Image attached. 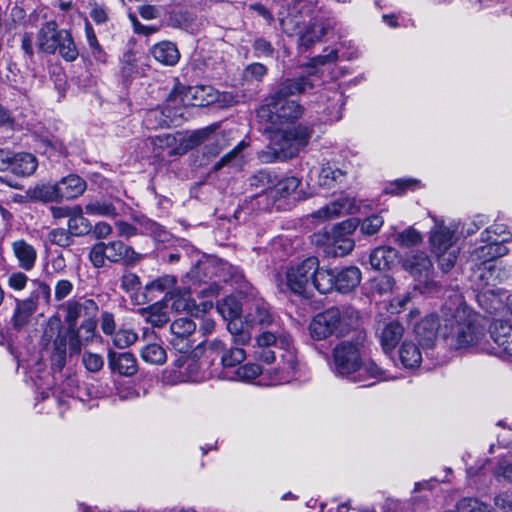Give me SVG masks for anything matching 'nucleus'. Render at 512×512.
<instances>
[{"label": "nucleus", "mask_w": 512, "mask_h": 512, "mask_svg": "<svg viewBox=\"0 0 512 512\" xmlns=\"http://www.w3.org/2000/svg\"><path fill=\"white\" fill-rule=\"evenodd\" d=\"M255 356L257 359L272 363L280 356L277 367L262 371L255 363H248L236 369L232 380L252 381L260 377L259 384L275 386L288 383L294 377L298 368V361L292 345V339L288 334L264 331L256 337Z\"/></svg>", "instance_id": "nucleus-1"}, {"label": "nucleus", "mask_w": 512, "mask_h": 512, "mask_svg": "<svg viewBox=\"0 0 512 512\" xmlns=\"http://www.w3.org/2000/svg\"><path fill=\"white\" fill-rule=\"evenodd\" d=\"M442 337L455 350L475 349L488 352L485 333L476 323V317L458 296L441 307Z\"/></svg>", "instance_id": "nucleus-2"}, {"label": "nucleus", "mask_w": 512, "mask_h": 512, "mask_svg": "<svg viewBox=\"0 0 512 512\" xmlns=\"http://www.w3.org/2000/svg\"><path fill=\"white\" fill-rule=\"evenodd\" d=\"M333 371L342 378L354 383H365L363 386L374 384L366 383L370 379L380 377L382 369L372 361H363L361 347L358 342L344 340L339 342L332 351Z\"/></svg>", "instance_id": "nucleus-3"}, {"label": "nucleus", "mask_w": 512, "mask_h": 512, "mask_svg": "<svg viewBox=\"0 0 512 512\" xmlns=\"http://www.w3.org/2000/svg\"><path fill=\"white\" fill-rule=\"evenodd\" d=\"M312 135L313 129L302 124L272 131L268 146L258 153V158L263 163L294 158L309 144Z\"/></svg>", "instance_id": "nucleus-4"}, {"label": "nucleus", "mask_w": 512, "mask_h": 512, "mask_svg": "<svg viewBox=\"0 0 512 512\" xmlns=\"http://www.w3.org/2000/svg\"><path fill=\"white\" fill-rule=\"evenodd\" d=\"M359 318V312L350 305L333 306L313 317L309 332L315 340L345 336L357 327Z\"/></svg>", "instance_id": "nucleus-5"}, {"label": "nucleus", "mask_w": 512, "mask_h": 512, "mask_svg": "<svg viewBox=\"0 0 512 512\" xmlns=\"http://www.w3.org/2000/svg\"><path fill=\"white\" fill-rule=\"evenodd\" d=\"M37 47L41 52L55 54L56 52L67 62L78 58L79 52L71 33L59 29L56 21H48L37 33Z\"/></svg>", "instance_id": "nucleus-6"}, {"label": "nucleus", "mask_w": 512, "mask_h": 512, "mask_svg": "<svg viewBox=\"0 0 512 512\" xmlns=\"http://www.w3.org/2000/svg\"><path fill=\"white\" fill-rule=\"evenodd\" d=\"M88 256L95 268L104 267L106 261L134 266L144 258L143 254L136 252L121 240L97 242L91 247Z\"/></svg>", "instance_id": "nucleus-7"}, {"label": "nucleus", "mask_w": 512, "mask_h": 512, "mask_svg": "<svg viewBox=\"0 0 512 512\" xmlns=\"http://www.w3.org/2000/svg\"><path fill=\"white\" fill-rule=\"evenodd\" d=\"M317 272V258L308 257L305 260L291 265L285 272L284 279H280V291L291 292L298 296H305L312 291L313 275Z\"/></svg>", "instance_id": "nucleus-8"}, {"label": "nucleus", "mask_w": 512, "mask_h": 512, "mask_svg": "<svg viewBox=\"0 0 512 512\" xmlns=\"http://www.w3.org/2000/svg\"><path fill=\"white\" fill-rule=\"evenodd\" d=\"M435 223L431 231L430 243L443 272H448L455 264L459 247L453 242V232L444 226V222L433 217Z\"/></svg>", "instance_id": "nucleus-9"}, {"label": "nucleus", "mask_w": 512, "mask_h": 512, "mask_svg": "<svg viewBox=\"0 0 512 512\" xmlns=\"http://www.w3.org/2000/svg\"><path fill=\"white\" fill-rule=\"evenodd\" d=\"M32 285L33 289L27 298L15 300V310L11 322L16 330H21L29 324L32 315L37 311L40 298L46 303L50 302L51 288L47 283L33 280Z\"/></svg>", "instance_id": "nucleus-10"}, {"label": "nucleus", "mask_w": 512, "mask_h": 512, "mask_svg": "<svg viewBox=\"0 0 512 512\" xmlns=\"http://www.w3.org/2000/svg\"><path fill=\"white\" fill-rule=\"evenodd\" d=\"M217 310L225 320H228L227 329L236 345L244 346L251 341V333L240 319L242 306L232 296H228L217 304Z\"/></svg>", "instance_id": "nucleus-11"}, {"label": "nucleus", "mask_w": 512, "mask_h": 512, "mask_svg": "<svg viewBox=\"0 0 512 512\" xmlns=\"http://www.w3.org/2000/svg\"><path fill=\"white\" fill-rule=\"evenodd\" d=\"M244 297L251 298L247 303V313L245 315L244 324L248 326H259L266 328L273 326L277 322L276 315L272 312L270 305L263 299L256 297L257 291L250 284H245L244 288L239 291Z\"/></svg>", "instance_id": "nucleus-12"}, {"label": "nucleus", "mask_w": 512, "mask_h": 512, "mask_svg": "<svg viewBox=\"0 0 512 512\" xmlns=\"http://www.w3.org/2000/svg\"><path fill=\"white\" fill-rule=\"evenodd\" d=\"M58 310L62 314L67 327H74L81 317L84 319L96 317L99 306L94 299L79 297L63 302L59 305Z\"/></svg>", "instance_id": "nucleus-13"}, {"label": "nucleus", "mask_w": 512, "mask_h": 512, "mask_svg": "<svg viewBox=\"0 0 512 512\" xmlns=\"http://www.w3.org/2000/svg\"><path fill=\"white\" fill-rule=\"evenodd\" d=\"M195 330L196 324L191 319L186 317L175 319L170 325L169 343L176 351L186 355L193 347L190 337Z\"/></svg>", "instance_id": "nucleus-14"}, {"label": "nucleus", "mask_w": 512, "mask_h": 512, "mask_svg": "<svg viewBox=\"0 0 512 512\" xmlns=\"http://www.w3.org/2000/svg\"><path fill=\"white\" fill-rule=\"evenodd\" d=\"M266 107L271 114L270 120L274 124L297 120L304 111L297 101L284 98L273 99L270 97Z\"/></svg>", "instance_id": "nucleus-15"}, {"label": "nucleus", "mask_w": 512, "mask_h": 512, "mask_svg": "<svg viewBox=\"0 0 512 512\" xmlns=\"http://www.w3.org/2000/svg\"><path fill=\"white\" fill-rule=\"evenodd\" d=\"M443 321L441 313H431L422 318L414 327V332L423 349H431L435 345L437 333L442 335Z\"/></svg>", "instance_id": "nucleus-16"}, {"label": "nucleus", "mask_w": 512, "mask_h": 512, "mask_svg": "<svg viewBox=\"0 0 512 512\" xmlns=\"http://www.w3.org/2000/svg\"><path fill=\"white\" fill-rule=\"evenodd\" d=\"M404 326L397 320L379 323L376 336L386 354L391 353L404 335Z\"/></svg>", "instance_id": "nucleus-17"}, {"label": "nucleus", "mask_w": 512, "mask_h": 512, "mask_svg": "<svg viewBox=\"0 0 512 512\" xmlns=\"http://www.w3.org/2000/svg\"><path fill=\"white\" fill-rule=\"evenodd\" d=\"M490 337L503 357L512 358V320H497L490 328Z\"/></svg>", "instance_id": "nucleus-18"}, {"label": "nucleus", "mask_w": 512, "mask_h": 512, "mask_svg": "<svg viewBox=\"0 0 512 512\" xmlns=\"http://www.w3.org/2000/svg\"><path fill=\"white\" fill-rule=\"evenodd\" d=\"M473 277L479 281L480 286H496L507 280L511 275V268L498 264L478 266L474 269Z\"/></svg>", "instance_id": "nucleus-19"}, {"label": "nucleus", "mask_w": 512, "mask_h": 512, "mask_svg": "<svg viewBox=\"0 0 512 512\" xmlns=\"http://www.w3.org/2000/svg\"><path fill=\"white\" fill-rule=\"evenodd\" d=\"M108 365L113 373L131 377L138 371L137 360L130 352H116L112 349L107 353Z\"/></svg>", "instance_id": "nucleus-20"}, {"label": "nucleus", "mask_w": 512, "mask_h": 512, "mask_svg": "<svg viewBox=\"0 0 512 512\" xmlns=\"http://www.w3.org/2000/svg\"><path fill=\"white\" fill-rule=\"evenodd\" d=\"M482 242L484 245L476 248L471 253L470 261L472 263V269L478 266L493 264V260L505 256L508 253L507 247L502 244L491 241Z\"/></svg>", "instance_id": "nucleus-21"}, {"label": "nucleus", "mask_w": 512, "mask_h": 512, "mask_svg": "<svg viewBox=\"0 0 512 512\" xmlns=\"http://www.w3.org/2000/svg\"><path fill=\"white\" fill-rule=\"evenodd\" d=\"M217 99L216 90L209 85H199L188 87L183 92L181 101L184 105L195 107H204L213 103Z\"/></svg>", "instance_id": "nucleus-22"}, {"label": "nucleus", "mask_w": 512, "mask_h": 512, "mask_svg": "<svg viewBox=\"0 0 512 512\" xmlns=\"http://www.w3.org/2000/svg\"><path fill=\"white\" fill-rule=\"evenodd\" d=\"M11 250L17 260L19 268L31 271L36 264L38 253L36 248L25 239H18L11 243Z\"/></svg>", "instance_id": "nucleus-23"}, {"label": "nucleus", "mask_w": 512, "mask_h": 512, "mask_svg": "<svg viewBox=\"0 0 512 512\" xmlns=\"http://www.w3.org/2000/svg\"><path fill=\"white\" fill-rule=\"evenodd\" d=\"M148 63L144 54L128 51L121 59V73L126 79L145 75Z\"/></svg>", "instance_id": "nucleus-24"}, {"label": "nucleus", "mask_w": 512, "mask_h": 512, "mask_svg": "<svg viewBox=\"0 0 512 512\" xmlns=\"http://www.w3.org/2000/svg\"><path fill=\"white\" fill-rule=\"evenodd\" d=\"M404 267L415 279L425 282L432 270V263L424 252H416L406 258Z\"/></svg>", "instance_id": "nucleus-25"}, {"label": "nucleus", "mask_w": 512, "mask_h": 512, "mask_svg": "<svg viewBox=\"0 0 512 512\" xmlns=\"http://www.w3.org/2000/svg\"><path fill=\"white\" fill-rule=\"evenodd\" d=\"M314 87L310 76H301L293 79H286L279 85L278 89L270 96L273 99H289L290 96L304 93Z\"/></svg>", "instance_id": "nucleus-26"}, {"label": "nucleus", "mask_w": 512, "mask_h": 512, "mask_svg": "<svg viewBox=\"0 0 512 512\" xmlns=\"http://www.w3.org/2000/svg\"><path fill=\"white\" fill-rule=\"evenodd\" d=\"M190 287H176L171 291H168L165 295V299L171 301V308L176 312H188L193 314L196 310V303L191 298Z\"/></svg>", "instance_id": "nucleus-27"}, {"label": "nucleus", "mask_w": 512, "mask_h": 512, "mask_svg": "<svg viewBox=\"0 0 512 512\" xmlns=\"http://www.w3.org/2000/svg\"><path fill=\"white\" fill-rule=\"evenodd\" d=\"M217 128V125H211L191 133L177 132L178 135V153L184 155L189 150H192L203 143L210 134Z\"/></svg>", "instance_id": "nucleus-28"}, {"label": "nucleus", "mask_w": 512, "mask_h": 512, "mask_svg": "<svg viewBox=\"0 0 512 512\" xmlns=\"http://www.w3.org/2000/svg\"><path fill=\"white\" fill-rule=\"evenodd\" d=\"M58 192L62 200H70L81 196L86 190V182L80 176L70 174L57 182Z\"/></svg>", "instance_id": "nucleus-29"}, {"label": "nucleus", "mask_w": 512, "mask_h": 512, "mask_svg": "<svg viewBox=\"0 0 512 512\" xmlns=\"http://www.w3.org/2000/svg\"><path fill=\"white\" fill-rule=\"evenodd\" d=\"M38 166L36 157L31 153H13L9 171L18 177H27L32 175Z\"/></svg>", "instance_id": "nucleus-30"}, {"label": "nucleus", "mask_w": 512, "mask_h": 512, "mask_svg": "<svg viewBox=\"0 0 512 512\" xmlns=\"http://www.w3.org/2000/svg\"><path fill=\"white\" fill-rule=\"evenodd\" d=\"M354 208V199L349 197H341L313 213V217L321 219H332L347 213H351Z\"/></svg>", "instance_id": "nucleus-31"}, {"label": "nucleus", "mask_w": 512, "mask_h": 512, "mask_svg": "<svg viewBox=\"0 0 512 512\" xmlns=\"http://www.w3.org/2000/svg\"><path fill=\"white\" fill-rule=\"evenodd\" d=\"M151 144L154 147V153L157 157L180 156L178 153V135L176 133L160 134L151 138Z\"/></svg>", "instance_id": "nucleus-32"}, {"label": "nucleus", "mask_w": 512, "mask_h": 512, "mask_svg": "<svg viewBox=\"0 0 512 512\" xmlns=\"http://www.w3.org/2000/svg\"><path fill=\"white\" fill-rule=\"evenodd\" d=\"M115 202L120 203V200L113 201L106 198L91 199L85 205L84 210L90 216L116 218L119 213L117 212Z\"/></svg>", "instance_id": "nucleus-33"}, {"label": "nucleus", "mask_w": 512, "mask_h": 512, "mask_svg": "<svg viewBox=\"0 0 512 512\" xmlns=\"http://www.w3.org/2000/svg\"><path fill=\"white\" fill-rule=\"evenodd\" d=\"M336 290L340 293H348L354 290L361 281V271L355 266L341 269L335 274Z\"/></svg>", "instance_id": "nucleus-34"}, {"label": "nucleus", "mask_w": 512, "mask_h": 512, "mask_svg": "<svg viewBox=\"0 0 512 512\" xmlns=\"http://www.w3.org/2000/svg\"><path fill=\"white\" fill-rule=\"evenodd\" d=\"M324 244L326 246L325 252L334 257L345 256L354 248V241L351 237L334 235L332 232L327 235Z\"/></svg>", "instance_id": "nucleus-35"}, {"label": "nucleus", "mask_w": 512, "mask_h": 512, "mask_svg": "<svg viewBox=\"0 0 512 512\" xmlns=\"http://www.w3.org/2000/svg\"><path fill=\"white\" fill-rule=\"evenodd\" d=\"M396 259L397 251L392 247H377L369 256L370 265L376 270L390 269Z\"/></svg>", "instance_id": "nucleus-36"}, {"label": "nucleus", "mask_w": 512, "mask_h": 512, "mask_svg": "<svg viewBox=\"0 0 512 512\" xmlns=\"http://www.w3.org/2000/svg\"><path fill=\"white\" fill-rule=\"evenodd\" d=\"M151 53L155 60L167 66L175 65L180 58L176 45L170 41H163L154 45Z\"/></svg>", "instance_id": "nucleus-37"}, {"label": "nucleus", "mask_w": 512, "mask_h": 512, "mask_svg": "<svg viewBox=\"0 0 512 512\" xmlns=\"http://www.w3.org/2000/svg\"><path fill=\"white\" fill-rule=\"evenodd\" d=\"M84 212L80 205H75L74 213L68 219V230L73 237L88 235L92 230L91 222L84 217Z\"/></svg>", "instance_id": "nucleus-38"}, {"label": "nucleus", "mask_w": 512, "mask_h": 512, "mask_svg": "<svg viewBox=\"0 0 512 512\" xmlns=\"http://www.w3.org/2000/svg\"><path fill=\"white\" fill-rule=\"evenodd\" d=\"M401 364L408 369L419 367L422 362L420 348L412 341H404L399 349Z\"/></svg>", "instance_id": "nucleus-39"}, {"label": "nucleus", "mask_w": 512, "mask_h": 512, "mask_svg": "<svg viewBox=\"0 0 512 512\" xmlns=\"http://www.w3.org/2000/svg\"><path fill=\"white\" fill-rule=\"evenodd\" d=\"M313 289H316L321 294H326L336 289L335 273L332 270L320 268L318 259L317 272L313 275Z\"/></svg>", "instance_id": "nucleus-40"}, {"label": "nucleus", "mask_w": 512, "mask_h": 512, "mask_svg": "<svg viewBox=\"0 0 512 512\" xmlns=\"http://www.w3.org/2000/svg\"><path fill=\"white\" fill-rule=\"evenodd\" d=\"M300 180L294 176L279 180L274 186H269L266 190V197L286 198L290 196L299 187Z\"/></svg>", "instance_id": "nucleus-41"}, {"label": "nucleus", "mask_w": 512, "mask_h": 512, "mask_svg": "<svg viewBox=\"0 0 512 512\" xmlns=\"http://www.w3.org/2000/svg\"><path fill=\"white\" fill-rule=\"evenodd\" d=\"M51 365L52 368L61 371L66 365L67 359V337L58 334L53 341L51 351Z\"/></svg>", "instance_id": "nucleus-42"}, {"label": "nucleus", "mask_w": 512, "mask_h": 512, "mask_svg": "<svg viewBox=\"0 0 512 512\" xmlns=\"http://www.w3.org/2000/svg\"><path fill=\"white\" fill-rule=\"evenodd\" d=\"M32 199L43 202H61L57 182L36 185L29 190Z\"/></svg>", "instance_id": "nucleus-43"}, {"label": "nucleus", "mask_w": 512, "mask_h": 512, "mask_svg": "<svg viewBox=\"0 0 512 512\" xmlns=\"http://www.w3.org/2000/svg\"><path fill=\"white\" fill-rule=\"evenodd\" d=\"M512 239V233L508 227L502 223H494L486 228L481 234L482 241H491L504 245Z\"/></svg>", "instance_id": "nucleus-44"}, {"label": "nucleus", "mask_w": 512, "mask_h": 512, "mask_svg": "<svg viewBox=\"0 0 512 512\" xmlns=\"http://www.w3.org/2000/svg\"><path fill=\"white\" fill-rule=\"evenodd\" d=\"M140 357L143 361L153 365H162L165 363L166 350L157 343H150L142 347Z\"/></svg>", "instance_id": "nucleus-45"}, {"label": "nucleus", "mask_w": 512, "mask_h": 512, "mask_svg": "<svg viewBox=\"0 0 512 512\" xmlns=\"http://www.w3.org/2000/svg\"><path fill=\"white\" fill-rule=\"evenodd\" d=\"M345 172L330 165H325L321 168L318 183L325 188H333L337 183H341L345 178Z\"/></svg>", "instance_id": "nucleus-46"}, {"label": "nucleus", "mask_w": 512, "mask_h": 512, "mask_svg": "<svg viewBox=\"0 0 512 512\" xmlns=\"http://www.w3.org/2000/svg\"><path fill=\"white\" fill-rule=\"evenodd\" d=\"M327 100L330 105L325 109L328 121H338L342 117V106L344 105V98L341 92L338 90L328 91L326 93Z\"/></svg>", "instance_id": "nucleus-47"}, {"label": "nucleus", "mask_w": 512, "mask_h": 512, "mask_svg": "<svg viewBox=\"0 0 512 512\" xmlns=\"http://www.w3.org/2000/svg\"><path fill=\"white\" fill-rule=\"evenodd\" d=\"M143 122L148 129H158L170 124L171 115L163 109L155 108L146 112Z\"/></svg>", "instance_id": "nucleus-48"}, {"label": "nucleus", "mask_w": 512, "mask_h": 512, "mask_svg": "<svg viewBox=\"0 0 512 512\" xmlns=\"http://www.w3.org/2000/svg\"><path fill=\"white\" fill-rule=\"evenodd\" d=\"M146 322L155 327H162L169 321V317L162 304L156 303L143 310Z\"/></svg>", "instance_id": "nucleus-49"}, {"label": "nucleus", "mask_w": 512, "mask_h": 512, "mask_svg": "<svg viewBox=\"0 0 512 512\" xmlns=\"http://www.w3.org/2000/svg\"><path fill=\"white\" fill-rule=\"evenodd\" d=\"M139 224L142 228V232L149 234L155 240L160 242H165L168 240V232L163 226H161L157 222L148 218H142L139 220Z\"/></svg>", "instance_id": "nucleus-50"}, {"label": "nucleus", "mask_w": 512, "mask_h": 512, "mask_svg": "<svg viewBox=\"0 0 512 512\" xmlns=\"http://www.w3.org/2000/svg\"><path fill=\"white\" fill-rule=\"evenodd\" d=\"M246 358V353L244 349L235 347V348H225V352L222 354L220 358V363L224 368H231L242 363Z\"/></svg>", "instance_id": "nucleus-51"}, {"label": "nucleus", "mask_w": 512, "mask_h": 512, "mask_svg": "<svg viewBox=\"0 0 512 512\" xmlns=\"http://www.w3.org/2000/svg\"><path fill=\"white\" fill-rule=\"evenodd\" d=\"M97 321L96 317L86 318L78 326H74V330L88 344L92 343L96 336Z\"/></svg>", "instance_id": "nucleus-52"}, {"label": "nucleus", "mask_w": 512, "mask_h": 512, "mask_svg": "<svg viewBox=\"0 0 512 512\" xmlns=\"http://www.w3.org/2000/svg\"><path fill=\"white\" fill-rule=\"evenodd\" d=\"M226 345L220 339H213L210 341L203 342L199 344L198 349H201L204 355L211 360L214 361L216 357L222 356L225 352Z\"/></svg>", "instance_id": "nucleus-53"}, {"label": "nucleus", "mask_w": 512, "mask_h": 512, "mask_svg": "<svg viewBox=\"0 0 512 512\" xmlns=\"http://www.w3.org/2000/svg\"><path fill=\"white\" fill-rule=\"evenodd\" d=\"M111 337L113 344L119 349L131 346L138 339L137 333L130 329H120L115 331Z\"/></svg>", "instance_id": "nucleus-54"}, {"label": "nucleus", "mask_w": 512, "mask_h": 512, "mask_svg": "<svg viewBox=\"0 0 512 512\" xmlns=\"http://www.w3.org/2000/svg\"><path fill=\"white\" fill-rule=\"evenodd\" d=\"M324 35V29L313 24L299 37L300 46L308 49Z\"/></svg>", "instance_id": "nucleus-55"}, {"label": "nucleus", "mask_w": 512, "mask_h": 512, "mask_svg": "<svg viewBox=\"0 0 512 512\" xmlns=\"http://www.w3.org/2000/svg\"><path fill=\"white\" fill-rule=\"evenodd\" d=\"M48 239L52 244L60 247H68L73 242V236L68 229L55 228L48 234Z\"/></svg>", "instance_id": "nucleus-56"}, {"label": "nucleus", "mask_w": 512, "mask_h": 512, "mask_svg": "<svg viewBox=\"0 0 512 512\" xmlns=\"http://www.w3.org/2000/svg\"><path fill=\"white\" fill-rule=\"evenodd\" d=\"M419 184L416 179H398L390 183L385 189L386 194L402 195L407 189L414 188Z\"/></svg>", "instance_id": "nucleus-57"}, {"label": "nucleus", "mask_w": 512, "mask_h": 512, "mask_svg": "<svg viewBox=\"0 0 512 512\" xmlns=\"http://www.w3.org/2000/svg\"><path fill=\"white\" fill-rule=\"evenodd\" d=\"M82 363L89 372L97 373L104 366V358L100 354L86 351L82 356Z\"/></svg>", "instance_id": "nucleus-58"}, {"label": "nucleus", "mask_w": 512, "mask_h": 512, "mask_svg": "<svg viewBox=\"0 0 512 512\" xmlns=\"http://www.w3.org/2000/svg\"><path fill=\"white\" fill-rule=\"evenodd\" d=\"M67 346L69 349L70 356L80 354L82 347L86 346L87 343L82 337L74 330V327H67Z\"/></svg>", "instance_id": "nucleus-59"}, {"label": "nucleus", "mask_w": 512, "mask_h": 512, "mask_svg": "<svg viewBox=\"0 0 512 512\" xmlns=\"http://www.w3.org/2000/svg\"><path fill=\"white\" fill-rule=\"evenodd\" d=\"M420 233L414 228H408L396 236V242L405 247L413 246L421 242Z\"/></svg>", "instance_id": "nucleus-60"}, {"label": "nucleus", "mask_w": 512, "mask_h": 512, "mask_svg": "<svg viewBox=\"0 0 512 512\" xmlns=\"http://www.w3.org/2000/svg\"><path fill=\"white\" fill-rule=\"evenodd\" d=\"M254 55L258 58H269L274 54L272 44L264 38H256L252 44Z\"/></svg>", "instance_id": "nucleus-61"}, {"label": "nucleus", "mask_w": 512, "mask_h": 512, "mask_svg": "<svg viewBox=\"0 0 512 512\" xmlns=\"http://www.w3.org/2000/svg\"><path fill=\"white\" fill-rule=\"evenodd\" d=\"M176 278L171 275H164L161 276L154 281H152L148 285V289L155 290L159 292H165L171 291L173 288H175Z\"/></svg>", "instance_id": "nucleus-62"}, {"label": "nucleus", "mask_w": 512, "mask_h": 512, "mask_svg": "<svg viewBox=\"0 0 512 512\" xmlns=\"http://www.w3.org/2000/svg\"><path fill=\"white\" fill-rule=\"evenodd\" d=\"M268 69L262 63H252L249 64L244 71V76L247 80L253 81H261L267 74Z\"/></svg>", "instance_id": "nucleus-63"}, {"label": "nucleus", "mask_w": 512, "mask_h": 512, "mask_svg": "<svg viewBox=\"0 0 512 512\" xmlns=\"http://www.w3.org/2000/svg\"><path fill=\"white\" fill-rule=\"evenodd\" d=\"M384 220L379 215H371L367 217L361 224V231L366 235L377 233L382 227Z\"/></svg>", "instance_id": "nucleus-64"}]
</instances>
